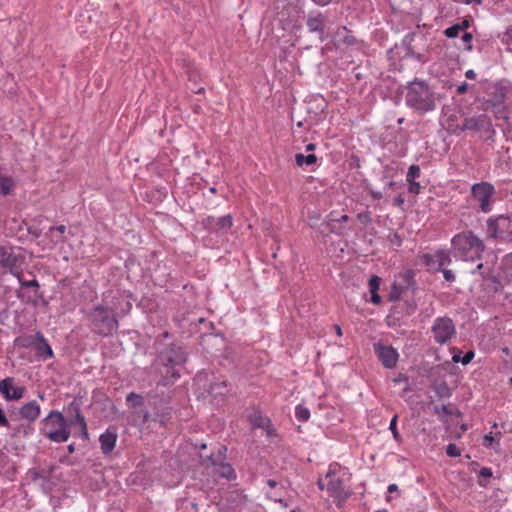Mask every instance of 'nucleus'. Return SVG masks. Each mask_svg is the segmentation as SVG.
I'll list each match as a JSON object with an SVG mask.
<instances>
[{"mask_svg": "<svg viewBox=\"0 0 512 512\" xmlns=\"http://www.w3.org/2000/svg\"><path fill=\"white\" fill-rule=\"evenodd\" d=\"M470 26V20L469 19H463L460 23L451 25L450 27L446 28L443 32H464L466 29H468Z\"/></svg>", "mask_w": 512, "mask_h": 512, "instance_id": "obj_36", "label": "nucleus"}, {"mask_svg": "<svg viewBox=\"0 0 512 512\" xmlns=\"http://www.w3.org/2000/svg\"><path fill=\"white\" fill-rule=\"evenodd\" d=\"M117 441V432L115 428H108L99 437L101 451L104 455H109L115 448Z\"/></svg>", "mask_w": 512, "mask_h": 512, "instance_id": "obj_23", "label": "nucleus"}, {"mask_svg": "<svg viewBox=\"0 0 512 512\" xmlns=\"http://www.w3.org/2000/svg\"><path fill=\"white\" fill-rule=\"evenodd\" d=\"M349 219L348 215H342L339 219H330L327 223V227L330 232L341 234L342 231L336 228V222H347Z\"/></svg>", "mask_w": 512, "mask_h": 512, "instance_id": "obj_37", "label": "nucleus"}, {"mask_svg": "<svg viewBox=\"0 0 512 512\" xmlns=\"http://www.w3.org/2000/svg\"><path fill=\"white\" fill-rule=\"evenodd\" d=\"M492 475H493L492 470L489 467H483L479 471V476L482 478H490V477H492Z\"/></svg>", "mask_w": 512, "mask_h": 512, "instance_id": "obj_56", "label": "nucleus"}, {"mask_svg": "<svg viewBox=\"0 0 512 512\" xmlns=\"http://www.w3.org/2000/svg\"><path fill=\"white\" fill-rule=\"evenodd\" d=\"M267 497L270 500L279 503L283 508H287L289 506L288 503L284 499H282V498H274V497H272L270 495H267Z\"/></svg>", "mask_w": 512, "mask_h": 512, "instance_id": "obj_62", "label": "nucleus"}, {"mask_svg": "<svg viewBox=\"0 0 512 512\" xmlns=\"http://www.w3.org/2000/svg\"><path fill=\"white\" fill-rule=\"evenodd\" d=\"M28 233L32 235L34 238H38L41 235V230L34 227H28L27 229Z\"/></svg>", "mask_w": 512, "mask_h": 512, "instance_id": "obj_60", "label": "nucleus"}, {"mask_svg": "<svg viewBox=\"0 0 512 512\" xmlns=\"http://www.w3.org/2000/svg\"><path fill=\"white\" fill-rule=\"evenodd\" d=\"M494 444L499 446V440H495L491 433L484 436V445L486 447H492Z\"/></svg>", "mask_w": 512, "mask_h": 512, "instance_id": "obj_49", "label": "nucleus"}, {"mask_svg": "<svg viewBox=\"0 0 512 512\" xmlns=\"http://www.w3.org/2000/svg\"><path fill=\"white\" fill-rule=\"evenodd\" d=\"M357 219L364 226L369 225L371 223V221H372L370 211H365V212H362V213H358L357 214Z\"/></svg>", "mask_w": 512, "mask_h": 512, "instance_id": "obj_41", "label": "nucleus"}, {"mask_svg": "<svg viewBox=\"0 0 512 512\" xmlns=\"http://www.w3.org/2000/svg\"><path fill=\"white\" fill-rule=\"evenodd\" d=\"M158 354L155 364L162 375L158 385L167 386L174 383L180 377L177 366H181L186 362L187 354L183 347L170 344L163 349H157Z\"/></svg>", "mask_w": 512, "mask_h": 512, "instance_id": "obj_1", "label": "nucleus"}, {"mask_svg": "<svg viewBox=\"0 0 512 512\" xmlns=\"http://www.w3.org/2000/svg\"><path fill=\"white\" fill-rule=\"evenodd\" d=\"M435 390L438 396L440 397H449L451 395L450 389L446 383L439 384L438 386H436Z\"/></svg>", "mask_w": 512, "mask_h": 512, "instance_id": "obj_42", "label": "nucleus"}, {"mask_svg": "<svg viewBox=\"0 0 512 512\" xmlns=\"http://www.w3.org/2000/svg\"><path fill=\"white\" fill-rule=\"evenodd\" d=\"M434 412L438 415H441V414L449 415L450 414V411L448 410L446 405H436L434 407Z\"/></svg>", "mask_w": 512, "mask_h": 512, "instance_id": "obj_55", "label": "nucleus"}, {"mask_svg": "<svg viewBox=\"0 0 512 512\" xmlns=\"http://www.w3.org/2000/svg\"><path fill=\"white\" fill-rule=\"evenodd\" d=\"M171 415V408L169 406H165L160 410L155 411L154 420L159 421L162 425L169 419Z\"/></svg>", "mask_w": 512, "mask_h": 512, "instance_id": "obj_31", "label": "nucleus"}, {"mask_svg": "<svg viewBox=\"0 0 512 512\" xmlns=\"http://www.w3.org/2000/svg\"><path fill=\"white\" fill-rule=\"evenodd\" d=\"M270 421L268 419H263L262 417H259L254 420L253 424L256 427H264L265 423H269Z\"/></svg>", "mask_w": 512, "mask_h": 512, "instance_id": "obj_61", "label": "nucleus"}, {"mask_svg": "<svg viewBox=\"0 0 512 512\" xmlns=\"http://www.w3.org/2000/svg\"><path fill=\"white\" fill-rule=\"evenodd\" d=\"M461 131L469 130L473 132H483L492 130L491 118L486 114H478L471 117H466L462 125Z\"/></svg>", "mask_w": 512, "mask_h": 512, "instance_id": "obj_13", "label": "nucleus"}, {"mask_svg": "<svg viewBox=\"0 0 512 512\" xmlns=\"http://www.w3.org/2000/svg\"><path fill=\"white\" fill-rule=\"evenodd\" d=\"M0 426L1 427H9V421L4 413V410L0 407Z\"/></svg>", "mask_w": 512, "mask_h": 512, "instance_id": "obj_57", "label": "nucleus"}, {"mask_svg": "<svg viewBox=\"0 0 512 512\" xmlns=\"http://www.w3.org/2000/svg\"><path fill=\"white\" fill-rule=\"evenodd\" d=\"M374 351L385 368L392 369L396 367L399 353L395 348L377 343L374 344Z\"/></svg>", "mask_w": 512, "mask_h": 512, "instance_id": "obj_14", "label": "nucleus"}, {"mask_svg": "<svg viewBox=\"0 0 512 512\" xmlns=\"http://www.w3.org/2000/svg\"><path fill=\"white\" fill-rule=\"evenodd\" d=\"M474 352L472 350L467 351L464 356L461 357L460 352L458 354L453 355L452 361L454 363L461 362L463 365L469 364L474 358Z\"/></svg>", "mask_w": 512, "mask_h": 512, "instance_id": "obj_35", "label": "nucleus"}, {"mask_svg": "<svg viewBox=\"0 0 512 512\" xmlns=\"http://www.w3.org/2000/svg\"><path fill=\"white\" fill-rule=\"evenodd\" d=\"M473 39V34H463L461 41L464 44V50L471 51L472 50V44L471 41Z\"/></svg>", "mask_w": 512, "mask_h": 512, "instance_id": "obj_44", "label": "nucleus"}, {"mask_svg": "<svg viewBox=\"0 0 512 512\" xmlns=\"http://www.w3.org/2000/svg\"><path fill=\"white\" fill-rule=\"evenodd\" d=\"M317 161V157L315 154L303 155L302 153H298L295 155V162L298 166L302 167L304 165L310 166L315 164Z\"/></svg>", "mask_w": 512, "mask_h": 512, "instance_id": "obj_29", "label": "nucleus"}, {"mask_svg": "<svg viewBox=\"0 0 512 512\" xmlns=\"http://www.w3.org/2000/svg\"><path fill=\"white\" fill-rule=\"evenodd\" d=\"M389 239H390V242L397 247L401 246V244H402V238L400 237V235L398 233L391 234L389 236Z\"/></svg>", "mask_w": 512, "mask_h": 512, "instance_id": "obj_54", "label": "nucleus"}, {"mask_svg": "<svg viewBox=\"0 0 512 512\" xmlns=\"http://www.w3.org/2000/svg\"><path fill=\"white\" fill-rule=\"evenodd\" d=\"M393 288L400 290V292L414 294L418 289L415 281V271L406 270L399 273L393 282Z\"/></svg>", "mask_w": 512, "mask_h": 512, "instance_id": "obj_15", "label": "nucleus"}, {"mask_svg": "<svg viewBox=\"0 0 512 512\" xmlns=\"http://www.w3.org/2000/svg\"><path fill=\"white\" fill-rule=\"evenodd\" d=\"M226 451H227L226 446H223V445L220 446L217 454H214V458L217 459L218 462H222L226 457Z\"/></svg>", "mask_w": 512, "mask_h": 512, "instance_id": "obj_50", "label": "nucleus"}, {"mask_svg": "<svg viewBox=\"0 0 512 512\" xmlns=\"http://www.w3.org/2000/svg\"><path fill=\"white\" fill-rule=\"evenodd\" d=\"M20 285L22 287H32V288H39V282L36 279L32 280H21L20 277L18 278Z\"/></svg>", "mask_w": 512, "mask_h": 512, "instance_id": "obj_47", "label": "nucleus"}, {"mask_svg": "<svg viewBox=\"0 0 512 512\" xmlns=\"http://www.w3.org/2000/svg\"><path fill=\"white\" fill-rule=\"evenodd\" d=\"M295 417L300 422H305L310 418V411L303 405H297L295 408Z\"/></svg>", "mask_w": 512, "mask_h": 512, "instance_id": "obj_34", "label": "nucleus"}, {"mask_svg": "<svg viewBox=\"0 0 512 512\" xmlns=\"http://www.w3.org/2000/svg\"><path fill=\"white\" fill-rule=\"evenodd\" d=\"M402 294H405V293L404 292H400V290L395 289V288L392 287V290L389 293V300L395 302V301L399 300V298H400V296Z\"/></svg>", "mask_w": 512, "mask_h": 512, "instance_id": "obj_53", "label": "nucleus"}, {"mask_svg": "<svg viewBox=\"0 0 512 512\" xmlns=\"http://www.w3.org/2000/svg\"><path fill=\"white\" fill-rule=\"evenodd\" d=\"M25 341V346H32L39 358L46 360L54 356L50 344L40 331H37L34 335L27 337Z\"/></svg>", "mask_w": 512, "mask_h": 512, "instance_id": "obj_12", "label": "nucleus"}, {"mask_svg": "<svg viewBox=\"0 0 512 512\" xmlns=\"http://www.w3.org/2000/svg\"><path fill=\"white\" fill-rule=\"evenodd\" d=\"M421 260L429 270L433 271H440L452 263L450 251L445 249H439L434 253H425L421 256Z\"/></svg>", "mask_w": 512, "mask_h": 512, "instance_id": "obj_11", "label": "nucleus"}, {"mask_svg": "<svg viewBox=\"0 0 512 512\" xmlns=\"http://www.w3.org/2000/svg\"><path fill=\"white\" fill-rule=\"evenodd\" d=\"M486 238L512 244V216L510 214L490 216L486 220Z\"/></svg>", "mask_w": 512, "mask_h": 512, "instance_id": "obj_8", "label": "nucleus"}, {"mask_svg": "<svg viewBox=\"0 0 512 512\" xmlns=\"http://www.w3.org/2000/svg\"><path fill=\"white\" fill-rule=\"evenodd\" d=\"M446 454L449 457H458L461 454L460 449L454 443H450L446 447Z\"/></svg>", "mask_w": 512, "mask_h": 512, "instance_id": "obj_43", "label": "nucleus"}, {"mask_svg": "<svg viewBox=\"0 0 512 512\" xmlns=\"http://www.w3.org/2000/svg\"><path fill=\"white\" fill-rule=\"evenodd\" d=\"M332 35L335 36L333 39H336L337 36H343L341 39H338V41H343L347 45H353L356 42V38L351 34H321L320 39L321 41H325Z\"/></svg>", "mask_w": 512, "mask_h": 512, "instance_id": "obj_30", "label": "nucleus"}, {"mask_svg": "<svg viewBox=\"0 0 512 512\" xmlns=\"http://www.w3.org/2000/svg\"><path fill=\"white\" fill-rule=\"evenodd\" d=\"M456 255L463 261L474 262L481 260L486 250L484 241L472 230L456 234L451 240Z\"/></svg>", "mask_w": 512, "mask_h": 512, "instance_id": "obj_5", "label": "nucleus"}, {"mask_svg": "<svg viewBox=\"0 0 512 512\" xmlns=\"http://www.w3.org/2000/svg\"><path fill=\"white\" fill-rule=\"evenodd\" d=\"M0 393L7 401H17L24 396L25 388L14 386V378L7 377L0 381Z\"/></svg>", "mask_w": 512, "mask_h": 512, "instance_id": "obj_18", "label": "nucleus"}, {"mask_svg": "<svg viewBox=\"0 0 512 512\" xmlns=\"http://www.w3.org/2000/svg\"><path fill=\"white\" fill-rule=\"evenodd\" d=\"M504 36L505 37L502 39V41L507 43L509 50H512V47H510L511 42H512V34L507 33V34H504Z\"/></svg>", "mask_w": 512, "mask_h": 512, "instance_id": "obj_64", "label": "nucleus"}, {"mask_svg": "<svg viewBox=\"0 0 512 512\" xmlns=\"http://www.w3.org/2000/svg\"><path fill=\"white\" fill-rule=\"evenodd\" d=\"M496 196L495 186L491 182L481 181L471 186L469 197L478 212L488 214L494 208Z\"/></svg>", "mask_w": 512, "mask_h": 512, "instance_id": "obj_7", "label": "nucleus"}, {"mask_svg": "<svg viewBox=\"0 0 512 512\" xmlns=\"http://www.w3.org/2000/svg\"><path fill=\"white\" fill-rule=\"evenodd\" d=\"M118 307L115 305L96 304L84 311L90 322L91 331L100 336H111L119 326Z\"/></svg>", "mask_w": 512, "mask_h": 512, "instance_id": "obj_2", "label": "nucleus"}, {"mask_svg": "<svg viewBox=\"0 0 512 512\" xmlns=\"http://www.w3.org/2000/svg\"><path fill=\"white\" fill-rule=\"evenodd\" d=\"M82 405V397H75L73 401H71L68 404V406L64 409L66 414L69 416V419H67V421L70 424V427L82 421H85V417L81 413Z\"/></svg>", "mask_w": 512, "mask_h": 512, "instance_id": "obj_21", "label": "nucleus"}, {"mask_svg": "<svg viewBox=\"0 0 512 512\" xmlns=\"http://www.w3.org/2000/svg\"><path fill=\"white\" fill-rule=\"evenodd\" d=\"M65 231H66L65 225L52 226L49 228L47 235L54 238L53 233L57 232L58 235L55 237L56 238L55 241L56 242H64L65 238L63 235H64Z\"/></svg>", "mask_w": 512, "mask_h": 512, "instance_id": "obj_32", "label": "nucleus"}, {"mask_svg": "<svg viewBox=\"0 0 512 512\" xmlns=\"http://www.w3.org/2000/svg\"><path fill=\"white\" fill-rule=\"evenodd\" d=\"M351 477L352 474L347 468L338 463L330 464L325 475V478L328 479L326 489L338 506L346 502L352 495Z\"/></svg>", "mask_w": 512, "mask_h": 512, "instance_id": "obj_4", "label": "nucleus"}, {"mask_svg": "<svg viewBox=\"0 0 512 512\" xmlns=\"http://www.w3.org/2000/svg\"><path fill=\"white\" fill-rule=\"evenodd\" d=\"M397 418V415L393 416V418L390 421L389 430L391 431L393 438L398 441L400 439V434L397 429Z\"/></svg>", "mask_w": 512, "mask_h": 512, "instance_id": "obj_40", "label": "nucleus"}, {"mask_svg": "<svg viewBox=\"0 0 512 512\" xmlns=\"http://www.w3.org/2000/svg\"><path fill=\"white\" fill-rule=\"evenodd\" d=\"M200 458L202 460V463L208 462L213 467H215L214 472L218 476L225 478L227 480L236 479V473L232 465L229 463H225L223 461L218 462V460L214 458V453H211L210 455H207L205 457L203 455H200Z\"/></svg>", "mask_w": 512, "mask_h": 512, "instance_id": "obj_16", "label": "nucleus"}, {"mask_svg": "<svg viewBox=\"0 0 512 512\" xmlns=\"http://www.w3.org/2000/svg\"><path fill=\"white\" fill-rule=\"evenodd\" d=\"M209 393L215 397L224 396L228 393L227 381L222 380L210 385Z\"/></svg>", "mask_w": 512, "mask_h": 512, "instance_id": "obj_28", "label": "nucleus"}, {"mask_svg": "<svg viewBox=\"0 0 512 512\" xmlns=\"http://www.w3.org/2000/svg\"><path fill=\"white\" fill-rule=\"evenodd\" d=\"M25 263V256L16 252L14 247L0 246V266L8 269L9 272L19 278L22 267Z\"/></svg>", "mask_w": 512, "mask_h": 512, "instance_id": "obj_9", "label": "nucleus"}, {"mask_svg": "<svg viewBox=\"0 0 512 512\" xmlns=\"http://www.w3.org/2000/svg\"><path fill=\"white\" fill-rule=\"evenodd\" d=\"M501 270L507 283H512V252L506 254L501 261Z\"/></svg>", "mask_w": 512, "mask_h": 512, "instance_id": "obj_27", "label": "nucleus"}, {"mask_svg": "<svg viewBox=\"0 0 512 512\" xmlns=\"http://www.w3.org/2000/svg\"><path fill=\"white\" fill-rule=\"evenodd\" d=\"M468 87H469L468 83H466V82L461 83V84L457 87V93H458L459 95L465 94V93L467 92V90H468Z\"/></svg>", "mask_w": 512, "mask_h": 512, "instance_id": "obj_59", "label": "nucleus"}, {"mask_svg": "<svg viewBox=\"0 0 512 512\" xmlns=\"http://www.w3.org/2000/svg\"><path fill=\"white\" fill-rule=\"evenodd\" d=\"M442 273H443V276H444V279L448 282H453L455 281V274L453 273L452 270L450 269H446V268H443L442 270H440Z\"/></svg>", "mask_w": 512, "mask_h": 512, "instance_id": "obj_51", "label": "nucleus"}, {"mask_svg": "<svg viewBox=\"0 0 512 512\" xmlns=\"http://www.w3.org/2000/svg\"><path fill=\"white\" fill-rule=\"evenodd\" d=\"M483 267H484L483 263H479L476 266V268L474 270H472V274L475 275V274L479 273L480 276L482 277V279L487 280V279H489V277H488V274L486 272L482 271Z\"/></svg>", "mask_w": 512, "mask_h": 512, "instance_id": "obj_52", "label": "nucleus"}, {"mask_svg": "<svg viewBox=\"0 0 512 512\" xmlns=\"http://www.w3.org/2000/svg\"><path fill=\"white\" fill-rule=\"evenodd\" d=\"M369 194L374 200H380L383 198V193L381 191L371 189L369 190Z\"/></svg>", "mask_w": 512, "mask_h": 512, "instance_id": "obj_58", "label": "nucleus"}, {"mask_svg": "<svg viewBox=\"0 0 512 512\" xmlns=\"http://www.w3.org/2000/svg\"><path fill=\"white\" fill-rule=\"evenodd\" d=\"M41 408L36 400H31L24 403L18 409V414L22 419L27 420L29 423H33L40 416Z\"/></svg>", "mask_w": 512, "mask_h": 512, "instance_id": "obj_22", "label": "nucleus"}, {"mask_svg": "<svg viewBox=\"0 0 512 512\" xmlns=\"http://www.w3.org/2000/svg\"><path fill=\"white\" fill-rule=\"evenodd\" d=\"M484 110H491L496 119L508 120L505 102L482 104Z\"/></svg>", "mask_w": 512, "mask_h": 512, "instance_id": "obj_25", "label": "nucleus"}, {"mask_svg": "<svg viewBox=\"0 0 512 512\" xmlns=\"http://www.w3.org/2000/svg\"><path fill=\"white\" fill-rule=\"evenodd\" d=\"M202 223L206 229L220 234L227 232L232 227L233 217L231 214H227L219 218L208 216L203 219Z\"/></svg>", "mask_w": 512, "mask_h": 512, "instance_id": "obj_17", "label": "nucleus"}, {"mask_svg": "<svg viewBox=\"0 0 512 512\" xmlns=\"http://www.w3.org/2000/svg\"><path fill=\"white\" fill-rule=\"evenodd\" d=\"M17 433L19 434H22L24 437H29L30 435L33 434L34 432V428L32 426V423H27V424H20L17 429H16Z\"/></svg>", "mask_w": 512, "mask_h": 512, "instance_id": "obj_38", "label": "nucleus"}, {"mask_svg": "<svg viewBox=\"0 0 512 512\" xmlns=\"http://www.w3.org/2000/svg\"><path fill=\"white\" fill-rule=\"evenodd\" d=\"M434 340L438 344H446L456 335L454 322L449 317H438L431 328Z\"/></svg>", "mask_w": 512, "mask_h": 512, "instance_id": "obj_10", "label": "nucleus"}, {"mask_svg": "<svg viewBox=\"0 0 512 512\" xmlns=\"http://www.w3.org/2000/svg\"><path fill=\"white\" fill-rule=\"evenodd\" d=\"M70 424L58 410H51L41 421L39 433L54 443L67 442L71 436Z\"/></svg>", "mask_w": 512, "mask_h": 512, "instance_id": "obj_6", "label": "nucleus"}, {"mask_svg": "<svg viewBox=\"0 0 512 512\" xmlns=\"http://www.w3.org/2000/svg\"><path fill=\"white\" fill-rule=\"evenodd\" d=\"M409 183L408 192L412 194H419L421 186L418 182L415 180L413 181H407Z\"/></svg>", "mask_w": 512, "mask_h": 512, "instance_id": "obj_48", "label": "nucleus"}, {"mask_svg": "<svg viewBox=\"0 0 512 512\" xmlns=\"http://www.w3.org/2000/svg\"><path fill=\"white\" fill-rule=\"evenodd\" d=\"M405 104L419 114H425L436 108V93L430 85L415 78L406 86Z\"/></svg>", "mask_w": 512, "mask_h": 512, "instance_id": "obj_3", "label": "nucleus"}, {"mask_svg": "<svg viewBox=\"0 0 512 512\" xmlns=\"http://www.w3.org/2000/svg\"><path fill=\"white\" fill-rule=\"evenodd\" d=\"M408 381V377L405 375V374H398L397 377H395L393 379V382L398 384V383H401V382H407Z\"/></svg>", "mask_w": 512, "mask_h": 512, "instance_id": "obj_63", "label": "nucleus"}, {"mask_svg": "<svg viewBox=\"0 0 512 512\" xmlns=\"http://www.w3.org/2000/svg\"><path fill=\"white\" fill-rule=\"evenodd\" d=\"M77 425L79 426V429H80V436H81V438L83 440H88L89 439V433H88V428H87L86 420L78 423Z\"/></svg>", "mask_w": 512, "mask_h": 512, "instance_id": "obj_45", "label": "nucleus"}, {"mask_svg": "<svg viewBox=\"0 0 512 512\" xmlns=\"http://www.w3.org/2000/svg\"><path fill=\"white\" fill-rule=\"evenodd\" d=\"M126 401L133 407H142L144 405V398L142 395L135 392H130L126 396Z\"/></svg>", "mask_w": 512, "mask_h": 512, "instance_id": "obj_33", "label": "nucleus"}, {"mask_svg": "<svg viewBox=\"0 0 512 512\" xmlns=\"http://www.w3.org/2000/svg\"><path fill=\"white\" fill-rule=\"evenodd\" d=\"M421 173L420 167L416 164L411 165L408 168V172L406 174V181H413L415 178L419 177Z\"/></svg>", "mask_w": 512, "mask_h": 512, "instance_id": "obj_39", "label": "nucleus"}, {"mask_svg": "<svg viewBox=\"0 0 512 512\" xmlns=\"http://www.w3.org/2000/svg\"><path fill=\"white\" fill-rule=\"evenodd\" d=\"M122 302H123V305H122V307H120V311L118 312V318L120 316H125L126 314H128L132 308V305L129 301L122 300Z\"/></svg>", "mask_w": 512, "mask_h": 512, "instance_id": "obj_46", "label": "nucleus"}, {"mask_svg": "<svg viewBox=\"0 0 512 512\" xmlns=\"http://www.w3.org/2000/svg\"><path fill=\"white\" fill-rule=\"evenodd\" d=\"M380 280L381 279L376 275L371 276V278L369 279V289L371 294L370 301L376 305H379L382 302V299L378 294Z\"/></svg>", "mask_w": 512, "mask_h": 512, "instance_id": "obj_26", "label": "nucleus"}, {"mask_svg": "<svg viewBox=\"0 0 512 512\" xmlns=\"http://www.w3.org/2000/svg\"><path fill=\"white\" fill-rule=\"evenodd\" d=\"M509 87L505 80L497 81L488 88V99H484L482 104L505 102Z\"/></svg>", "mask_w": 512, "mask_h": 512, "instance_id": "obj_20", "label": "nucleus"}, {"mask_svg": "<svg viewBox=\"0 0 512 512\" xmlns=\"http://www.w3.org/2000/svg\"><path fill=\"white\" fill-rule=\"evenodd\" d=\"M310 32H322L326 28V17L322 13H311L307 18Z\"/></svg>", "mask_w": 512, "mask_h": 512, "instance_id": "obj_24", "label": "nucleus"}, {"mask_svg": "<svg viewBox=\"0 0 512 512\" xmlns=\"http://www.w3.org/2000/svg\"><path fill=\"white\" fill-rule=\"evenodd\" d=\"M424 42V34H407L402 40V46L406 49L405 56L414 57L418 61H424V54L415 45V42Z\"/></svg>", "mask_w": 512, "mask_h": 512, "instance_id": "obj_19", "label": "nucleus"}]
</instances>
